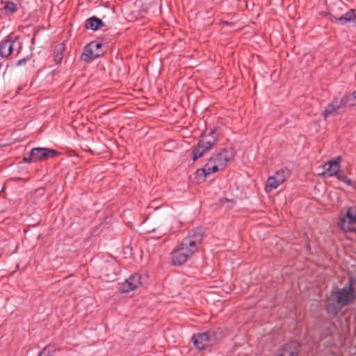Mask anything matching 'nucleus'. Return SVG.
Here are the masks:
<instances>
[{"label":"nucleus","mask_w":356,"mask_h":356,"mask_svg":"<svg viewBox=\"0 0 356 356\" xmlns=\"http://www.w3.org/2000/svg\"><path fill=\"white\" fill-rule=\"evenodd\" d=\"M356 300V277L350 276L343 288L332 291L327 297L325 307L330 315H337L343 307L348 306Z\"/></svg>","instance_id":"f257e3e1"},{"label":"nucleus","mask_w":356,"mask_h":356,"mask_svg":"<svg viewBox=\"0 0 356 356\" xmlns=\"http://www.w3.org/2000/svg\"><path fill=\"white\" fill-rule=\"evenodd\" d=\"M197 147L193 150V159L196 161L202 157L207 152L209 151L218 141V134L216 130H211L207 134L204 132L201 136Z\"/></svg>","instance_id":"f03ea898"},{"label":"nucleus","mask_w":356,"mask_h":356,"mask_svg":"<svg viewBox=\"0 0 356 356\" xmlns=\"http://www.w3.org/2000/svg\"><path fill=\"white\" fill-rule=\"evenodd\" d=\"M221 338V334L214 330H208L204 332L194 334L191 340L198 350L205 349L207 347L216 344Z\"/></svg>","instance_id":"7ed1b4c3"},{"label":"nucleus","mask_w":356,"mask_h":356,"mask_svg":"<svg viewBox=\"0 0 356 356\" xmlns=\"http://www.w3.org/2000/svg\"><path fill=\"white\" fill-rule=\"evenodd\" d=\"M60 154L59 152L49 148L34 147L24 156L23 161L27 163L40 162L56 157Z\"/></svg>","instance_id":"20e7f679"},{"label":"nucleus","mask_w":356,"mask_h":356,"mask_svg":"<svg viewBox=\"0 0 356 356\" xmlns=\"http://www.w3.org/2000/svg\"><path fill=\"white\" fill-rule=\"evenodd\" d=\"M338 226L344 232H353L356 227V207H348L346 215L341 218Z\"/></svg>","instance_id":"39448f33"},{"label":"nucleus","mask_w":356,"mask_h":356,"mask_svg":"<svg viewBox=\"0 0 356 356\" xmlns=\"http://www.w3.org/2000/svg\"><path fill=\"white\" fill-rule=\"evenodd\" d=\"M329 19L332 23L356 28V9H350L341 16L329 13Z\"/></svg>","instance_id":"423d86ee"},{"label":"nucleus","mask_w":356,"mask_h":356,"mask_svg":"<svg viewBox=\"0 0 356 356\" xmlns=\"http://www.w3.org/2000/svg\"><path fill=\"white\" fill-rule=\"evenodd\" d=\"M218 168L223 170L227 163L234 158V152L232 149L223 148L213 155Z\"/></svg>","instance_id":"0eeeda50"},{"label":"nucleus","mask_w":356,"mask_h":356,"mask_svg":"<svg viewBox=\"0 0 356 356\" xmlns=\"http://www.w3.org/2000/svg\"><path fill=\"white\" fill-rule=\"evenodd\" d=\"M301 345L296 341H291L284 344L276 356H298Z\"/></svg>","instance_id":"6e6552de"},{"label":"nucleus","mask_w":356,"mask_h":356,"mask_svg":"<svg viewBox=\"0 0 356 356\" xmlns=\"http://www.w3.org/2000/svg\"><path fill=\"white\" fill-rule=\"evenodd\" d=\"M141 276L138 273H135L129 277L123 283L120 284V291L121 293H126L136 289L141 284Z\"/></svg>","instance_id":"1a4fd4ad"},{"label":"nucleus","mask_w":356,"mask_h":356,"mask_svg":"<svg viewBox=\"0 0 356 356\" xmlns=\"http://www.w3.org/2000/svg\"><path fill=\"white\" fill-rule=\"evenodd\" d=\"M204 235V230L202 227H197L193 230L191 235L185 237V243L191 247H197L202 241Z\"/></svg>","instance_id":"9d476101"},{"label":"nucleus","mask_w":356,"mask_h":356,"mask_svg":"<svg viewBox=\"0 0 356 356\" xmlns=\"http://www.w3.org/2000/svg\"><path fill=\"white\" fill-rule=\"evenodd\" d=\"M341 157L338 156L334 160L329 161L323 165V174L327 173L329 177L337 174L340 168Z\"/></svg>","instance_id":"9b49d317"},{"label":"nucleus","mask_w":356,"mask_h":356,"mask_svg":"<svg viewBox=\"0 0 356 356\" xmlns=\"http://www.w3.org/2000/svg\"><path fill=\"white\" fill-rule=\"evenodd\" d=\"M188 255L183 253L177 247L172 252V264L174 266H181L188 259Z\"/></svg>","instance_id":"f8f14e48"},{"label":"nucleus","mask_w":356,"mask_h":356,"mask_svg":"<svg viewBox=\"0 0 356 356\" xmlns=\"http://www.w3.org/2000/svg\"><path fill=\"white\" fill-rule=\"evenodd\" d=\"M341 101L334 99L330 104H329L325 111H323V116L327 119L329 116H334L338 113L339 109L341 108Z\"/></svg>","instance_id":"ddd939ff"},{"label":"nucleus","mask_w":356,"mask_h":356,"mask_svg":"<svg viewBox=\"0 0 356 356\" xmlns=\"http://www.w3.org/2000/svg\"><path fill=\"white\" fill-rule=\"evenodd\" d=\"M14 42L10 39L0 42V56L2 58L8 57L13 51Z\"/></svg>","instance_id":"4468645a"},{"label":"nucleus","mask_w":356,"mask_h":356,"mask_svg":"<svg viewBox=\"0 0 356 356\" xmlns=\"http://www.w3.org/2000/svg\"><path fill=\"white\" fill-rule=\"evenodd\" d=\"M102 26H104V23L102 20L96 17H92L88 19L85 24V27L87 29H91L93 31H97Z\"/></svg>","instance_id":"2eb2a0df"},{"label":"nucleus","mask_w":356,"mask_h":356,"mask_svg":"<svg viewBox=\"0 0 356 356\" xmlns=\"http://www.w3.org/2000/svg\"><path fill=\"white\" fill-rule=\"evenodd\" d=\"M65 51V46L63 42L59 43L54 47V61L56 64H59L63 58V54Z\"/></svg>","instance_id":"dca6fc26"},{"label":"nucleus","mask_w":356,"mask_h":356,"mask_svg":"<svg viewBox=\"0 0 356 356\" xmlns=\"http://www.w3.org/2000/svg\"><path fill=\"white\" fill-rule=\"evenodd\" d=\"M204 168L207 171V174L209 175L221 170L220 168H218L217 162H216L213 156L208 160Z\"/></svg>","instance_id":"f3484780"},{"label":"nucleus","mask_w":356,"mask_h":356,"mask_svg":"<svg viewBox=\"0 0 356 356\" xmlns=\"http://www.w3.org/2000/svg\"><path fill=\"white\" fill-rule=\"evenodd\" d=\"M178 248L183 253L188 254L189 258L197 251V247L192 248L191 245H188V244L185 243V238L178 245Z\"/></svg>","instance_id":"a211bd4d"},{"label":"nucleus","mask_w":356,"mask_h":356,"mask_svg":"<svg viewBox=\"0 0 356 356\" xmlns=\"http://www.w3.org/2000/svg\"><path fill=\"white\" fill-rule=\"evenodd\" d=\"M282 184L281 182H278V180L273 176H270L266 181L265 189L266 192H270L273 190L277 188Z\"/></svg>","instance_id":"6ab92c4d"},{"label":"nucleus","mask_w":356,"mask_h":356,"mask_svg":"<svg viewBox=\"0 0 356 356\" xmlns=\"http://www.w3.org/2000/svg\"><path fill=\"white\" fill-rule=\"evenodd\" d=\"M273 176L278 180V182L283 184L289 177L290 171L286 168L280 169Z\"/></svg>","instance_id":"aec40b11"},{"label":"nucleus","mask_w":356,"mask_h":356,"mask_svg":"<svg viewBox=\"0 0 356 356\" xmlns=\"http://www.w3.org/2000/svg\"><path fill=\"white\" fill-rule=\"evenodd\" d=\"M81 58L83 60L86 62H88L92 60H94L95 58H97V57H95V54L93 53L92 49L90 48L88 44L84 47Z\"/></svg>","instance_id":"412c9836"},{"label":"nucleus","mask_w":356,"mask_h":356,"mask_svg":"<svg viewBox=\"0 0 356 356\" xmlns=\"http://www.w3.org/2000/svg\"><path fill=\"white\" fill-rule=\"evenodd\" d=\"M88 44L92 49L93 53L95 54V57L99 58L102 55H103L104 52L102 51V43L96 41H92Z\"/></svg>","instance_id":"4be33fe9"},{"label":"nucleus","mask_w":356,"mask_h":356,"mask_svg":"<svg viewBox=\"0 0 356 356\" xmlns=\"http://www.w3.org/2000/svg\"><path fill=\"white\" fill-rule=\"evenodd\" d=\"M195 178L198 179L204 180V179L210 175L209 174H207V171L206 169L203 167L202 168L197 169L195 171Z\"/></svg>","instance_id":"5701e85b"},{"label":"nucleus","mask_w":356,"mask_h":356,"mask_svg":"<svg viewBox=\"0 0 356 356\" xmlns=\"http://www.w3.org/2000/svg\"><path fill=\"white\" fill-rule=\"evenodd\" d=\"M3 9L6 11L10 12V13H14L17 11V5L15 3L8 1L4 6Z\"/></svg>","instance_id":"b1692460"},{"label":"nucleus","mask_w":356,"mask_h":356,"mask_svg":"<svg viewBox=\"0 0 356 356\" xmlns=\"http://www.w3.org/2000/svg\"><path fill=\"white\" fill-rule=\"evenodd\" d=\"M334 176H336L339 180L348 184H350L351 182L350 179L341 171L339 170Z\"/></svg>","instance_id":"393cba45"},{"label":"nucleus","mask_w":356,"mask_h":356,"mask_svg":"<svg viewBox=\"0 0 356 356\" xmlns=\"http://www.w3.org/2000/svg\"><path fill=\"white\" fill-rule=\"evenodd\" d=\"M31 57L30 56H28L25 58H23L20 60H19L16 64V66H21L25 65L29 60H30Z\"/></svg>","instance_id":"a878e982"},{"label":"nucleus","mask_w":356,"mask_h":356,"mask_svg":"<svg viewBox=\"0 0 356 356\" xmlns=\"http://www.w3.org/2000/svg\"><path fill=\"white\" fill-rule=\"evenodd\" d=\"M45 350H46V348H44V349L43 350V352H41V353L38 355V356H42V355L44 353V352Z\"/></svg>","instance_id":"bb28decb"},{"label":"nucleus","mask_w":356,"mask_h":356,"mask_svg":"<svg viewBox=\"0 0 356 356\" xmlns=\"http://www.w3.org/2000/svg\"><path fill=\"white\" fill-rule=\"evenodd\" d=\"M307 249L308 250H310V245H309V243H308V244L307 245Z\"/></svg>","instance_id":"cd10ccee"}]
</instances>
